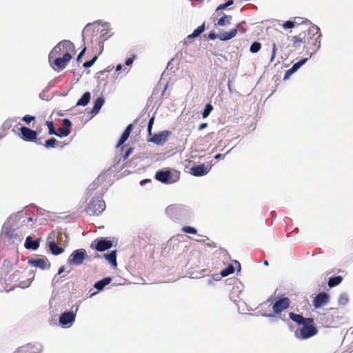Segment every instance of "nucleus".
Listing matches in <instances>:
<instances>
[{"label": "nucleus", "instance_id": "nucleus-1", "mask_svg": "<svg viewBox=\"0 0 353 353\" xmlns=\"http://www.w3.org/2000/svg\"><path fill=\"white\" fill-rule=\"evenodd\" d=\"M321 37L320 29L316 26H310L307 30V33L306 31H305L303 47L306 53L310 54V57L319 50L321 46Z\"/></svg>", "mask_w": 353, "mask_h": 353}, {"label": "nucleus", "instance_id": "nucleus-2", "mask_svg": "<svg viewBox=\"0 0 353 353\" xmlns=\"http://www.w3.org/2000/svg\"><path fill=\"white\" fill-rule=\"evenodd\" d=\"M65 52L68 53H76V49L74 44L69 41V40H63L60 42H59L50 51L49 56H48V60L52 65V58H54L55 57H61V55H63L65 54Z\"/></svg>", "mask_w": 353, "mask_h": 353}, {"label": "nucleus", "instance_id": "nucleus-3", "mask_svg": "<svg viewBox=\"0 0 353 353\" xmlns=\"http://www.w3.org/2000/svg\"><path fill=\"white\" fill-rule=\"evenodd\" d=\"M154 117H152L150 119L148 124V141L152 142L157 145H163L167 142L169 137L172 134V132L170 130H163L159 132V133L152 134V128L154 124Z\"/></svg>", "mask_w": 353, "mask_h": 353}, {"label": "nucleus", "instance_id": "nucleus-4", "mask_svg": "<svg viewBox=\"0 0 353 353\" xmlns=\"http://www.w3.org/2000/svg\"><path fill=\"white\" fill-rule=\"evenodd\" d=\"M274 301V299L272 297H270L265 302L261 304V307H263L267 303H270V305L272 304V310L274 314H264V316H274V314H280L283 311L287 310L291 303V301L288 297L280 298L273 303Z\"/></svg>", "mask_w": 353, "mask_h": 353}, {"label": "nucleus", "instance_id": "nucleus-5", "mask_svg": "<svg viewBox=\"0 0 353 353\" xmlns=\"http://www.w3.org/2000/svg\"><path fill=\"white\" fill-rule=\"evenodd\" d=\"M155 179L163 183L172 184L179 180L180 172L176 170H159L156 172Z\"/></svg>", "mask_w": 353, "mask_h": 353}, {"label": "nucleus", "instance_id": "nucleus-6", "mask_svg": "<svg viewBox=\"0 0 353 353\" xmlns=\"http://www.w3.org/2000/svg\"><path fill=\"white\" fill-rule=\"evenodd\" d=\"M105 208V203L104 201L98 196L97 197H94L92 200L89 202L85 211L90 216L99 215L103 212Z\"/></svg>", "mask_w": 353, "mask_h": 353}, {"label": "nucleus", "instance_id": "nucleus-7", "mask_svg": "<svg viewBox=\"0 0 353 353\" xmlns=\"http://www.w3.org/2000/svg\"><path fill=\"white\" fill-rule=\"evenodd\" d=\"M318 332L317 328L314 326V323L305 322L303 324L301 328L296 332V335L301 339H306L314 336Z\"/></svg>", "mask_w": 353, "mask_h": 353}, {"label": "nucleus", "instance_id": "nucleus-8", "mask_svg": "<svg viewBox=\"0 0 353 353\" xmlns=\"http://www.w3.org/2000/svg\"><path fill=\"white\" fill-rule=\"evenodd\" d=\"M74 54L75 53L65 52L63 57H55L54 58H52V63L51 65L55 70H62L65 68L68 63L71 60L72 54Z\"/></svg>", "mask_w": 353, "mask_h": 353}, {"label": "nucleus", "instance_id": "nucleus-9", "mask_svg": "<svg viewBox=\"0 0 353 353\" xmlns=\"http://www.w3.org/2000/svg\"><path fill=\"white\" fill-rule=\"evenodd\" d=\"M85 256H87L86 252L84 249H78L74 250L68 258V263L79 265L83 263Z\"/></svg>", "mask_w": 353, "mask_h": 353}, {"label": "nucleus", "instance_id": "nucleus-10", "mask_svg": "<svg viewBox=\"0 0 353 353\" xmlns=\"http://www.w3.org/2000/svg\"><path fill=\"white\" fill-rule=\"evenodd\" d=\"M112 246V243L110 240H107L105 238L101 237L96 239L92 243L90 247L94 248L97 251L103 252L110 249Z\"/></svg>", "mask_w": 353, "mask_h": 353}, {"label": "nucleus", "instance_id": "nucleus-11", "mask_svg": "<svg viewBox=\"0 0 353 353\" xmlns=\"http://www.w3.org/2000/svg\"><path fill=\"white\" fill-rule=\"evenodd\" d=\"M21 133V139L26 141H36L37 138V132L29 128L23 126L20 128Z\"/></svg>", "mask_w": 353, "mask_h": 353}, {"label": "nucleus", "instance_id": "nucleus-12", "mask_svg": "<svg viewBox=\"0 0 353 353\" xmlns=\"http://www.w3.org/2000/svg\"><path fill=\"white\" fill-rule=\"evenodd\" d=\"M329 296L325 292L319 293L312 301L313 306L315 308H319L327 304L329 301Z\"/></svg>", "mask_w": 353, "mask_h": 353}, {"label": "nucleus", "instance_id": "nucleus-13", "mask_svg": "<svg viewBox=\"0 0 353 353\" xmlns=\"http://www.w3.org/2000/svg\"><path fill=\"white\" fill-rule=\"evenodd\" d=\"M29 263L34 267L39 268L42 270H45L50 267V263L46 258L31 259L29 260Z\"/></svg>", "mask_w": 353, "mask_h": 353}, {"label": "nucleus", "instance_id": "nucleus-14", "mask_svg": "<svg viewBox=\"0 0 353 353\" xmlns=\"http://www.w3.org/2000/svg\"><path fill=\"white\" fill-rule=\"evenodd\" d=\"M75 320V314L73 312H65L59 318V323L62 325H68L72 323Z\"/></svg>", "mask_w": 353, "mask_h": 353}, {"label": "nucleus", "instance_id": "nucleus-15", "mask_svg": "<svg viewBox=\"0 0 353 353\" xmlns=\"http://www.w3.org/2000/svg\"><path fill=\"white\" fill-rule=\"evenodd\" d=\"M190 173L196 176H201L208 173L209 169L205 165V164H201L192 167L190 169Z\"/></svg>", "mask_w": 353, "mask_h": 353}, {"label": "nucleus", "instance_id": "nucleus-16", "mask_svg": "<svg viewBox=\"0 0 353 353\" xmlns=\"http://www.w3.org/2000/svg\"><path fill=\"white\" fill-rule=\"evenodd\" d=\"M290 319L294 322L297 323L299 325H303L305 322L314 323V319L312 318H304L300 314H296L294 312L289 314Z\"/></svg>", "mask_w": 353, "mask_h": 353}, {"label": "nucleus", "instance_id": "nucleus-17", "mask_svg": "<svg viewBox=\"0 0 353 353\" xmlns=\"http://www.w3.org/2000/svg\"><path fill=\"white\" fill-rule=\"evenodd\" d=\"M52 234H53L54 236H55V234L53 233H52ZM50 236H51V234L48 236V241H49V239H52V237ZM48 246H49L50 252L54 255H59L64 251L63 248L58 246L57 244L54 241L53 239L51 241H48Z\"/></svg>", "mask_w": 353, "mask_h": 353}, {"label": "nucleus", "instance_id": "nucleus-18", "mask_svg": "<svg viewBox=\"0 0 353 353\" xmlns=\"http://www.w3.org/2000/svg\"><path fill=\"white\" fill-rule=\"evenodd\" d=\"M16 222L21 226L28 225L29 223L32 222V218L27 216V213H21L17 215Z\"/></svg>", "mask_w": 353, "mask_h": 353}, {"label": "nucleus", "instance_id": "nucleus-19", "mask_svg": "<svg viewBox=\"0 0 353 353\" xmlns=\"http://www.w3.org/2000/svg\"><path fill=\"white\" fill-rule=\"evenodd\" d=\"M132 124H129L125 129L124 132H123L117 145V147L119 148L121 147L128 139L132 130Z\"/></svg>", "mask_w": 353, "mask_h": 353}, {"label": "nucleus", "instance_id": "nucleus-20", "mask_svg": "<svg viewBox=\"0 0 353 353\" xmlns=\"http://www.w3.org/2000/svg\"><path fill=\"white\" fill-rule=\"evenodd\" d=\"M296 19H301L300 17H295L294 21H285V23H283L282 26L284 29L287 30V29H291V28H293L296 26V25H300V24H303V23H309L310 21L309 20H307V19H305V20H303L301 21V23L299 22H296Z\"/></svg>", "mask_w": 353, "mask_h": 353}, {"label": "nucleus", "instance_id": "nucleus-21", "mask_svg": "<svg viewBox=\"0 0 353 353\" xmlns=\"http://www.w3.org/2000/svg\"><path fill=\"white\" fill-rule=\"evenodd\" d=\"M305 41V31L299 33L298 35L292 36L291 41L292 42L294 48L300 47L302 43L304 44Z\"/></svg>", "mask_w": 353, "mask_h": 353}, {"label": "nucleus", "instance_id": "nucleus-22", "mask_svg": "<svg viewBox=\"0 0 353 353\" xmlns=\"http://www.w3.org/2000/svg\"><path fill=\"white\" fill-rule=\"evenodd\" d=\"M237 34V28H233L229 32H223L219 34L221 41H228L234 38Z\"/></svg>", "mask_w": 353, "mask_h": 353}, {"label": "nucleus", "instance_id": "nucleus-23", "mask_svg": "<svg viewBox=\"0 0 353 353\" xmlns=\"http://www.w3.org/2000/svg\"><path fill=\"white\" fill-rule=\"evenodd\" d=\"M25 247L27 249L36 250L39 247V240H32V238L28 236L26 239Z\"/></svg>", "mask_w": 353, "mask_h": 353}, {"label": "nucleus", "instance_id": "nucleus-24", "mask_svg": "<svg viewBox=\"0 0 353 353\" xmlns=\"http://www.w3.org/2000/svg\"><path fill=\"white\" fill-rule=\"evenodd\" d=\"M111 281L112 279L110 277H105L102 280L96 282L94 287L97 288L99 291H101L104 288L105 285L110 284Z\"/></svg>", "mask_w": 353, "mask_h": 353}, {"label": "nucleus", "instance_id": "nucleus-25", "mask_svg": "<svg viewBox=\"0 0 353 353\" xmlns=\"http://www.w3.org/2000/svg\"><path fill=\"white\" fill-rule=\"evenodd\" d=\"M343 276H336L329 278L327 285L330 288H334L338 285H339L343 281Z\"/></svg>", "mask_w": 353, "mask_h": 353}, {"label": "nucleus", "instance_id": "nucleus-26", "mask_svg": "<svg viewBox=\"0 0 353 353\" xmlns=\"http://www.w3.org/2000/svg\"><path fill=\"white\" fill-rule=\"evenodd\" d=\"M90 100V93L89 92H85L82 97L78 100L77 105H86Z\"/></svg>", "mask_w": 353, "mask_h": 353}, {"label": "nucleus", "instance_id": "nucleus-27", "mask_svg": "<svg viewBox=\"0 0 353 353\" xmlns=\"http://www.w3.org/2000/svg\"><path fill=\"white\" fill-rule=\"evenodd\" d=\"M103 103H104V99L102 97L97 98L94 101V106H93V108H92L91 112L93 114H97L99 111V110L101 108Z\"/></svg>", "mask_w": 353, "mask_h": 353}, {"label": "nucleus", "instance_id": "nucleus-28", "mask_svg": "<svg viewBox=\"0 0 353 353\" xmlns=\"http://www.w3.org/2000/svg\"><path fill=\"white\" fill-rule=\"evenodd\" d=\"M6 235L7 237H8L10 240L14 241H19L21 242L23 239V236L21 235H19L18 234L14 233V231L9 230L6 231Z\"/></svg>", "mask_w": 353, "mask_h": 353}, {"label": "nucleus", "instance_id": "nucleus-29", "mask_svg": "<svg viewBox=\"0 0 353 353\" xmlns=\"http://www.w3.org/2000/svg\"><path fill=\"white\" fill-rule=\"evenodd\" d=\"M231 20L232 16L223 14V17L218 20L217 25L219 26L229 25L231 23Z\"/></svg>", "mask_w": 353, "mask_h": 353}, {"label": "nucleus", "instance_id": "nucleus-30", "mask_svg": "<svg viewBox=\"0 0 353 353\" xmlns=\"http://www.w3.org/2000/svg\"><path fill=\"white\" fill-rule=\"evenodd\" d=\"M70 130L66 127H59L58 130L56 131V134L54 135L59 137H67L70 134Z\"/></svg>", "mask_w": 353, "mask_h": 353}, {"label": "nucleus", "instance_id": "nucleus-31", "mask_svg": "<svg viewBox=\"0 0 353 353\" xmlns=\"http://www.w3.org/2000/svg\"><path fill=\"white\" fill-rule=\"evenodd\" d=\"M105 259L114 266L117 265V251H112L108 254H105Z\"/></svg>", "mask_w": 353, "mask_h": 353}, {"label": "nucleus", "instance_id": "nucleus-32", "mask_svg": "<svg viewBox=\"0 0 353 353\" xmlns=\"http://www.w3.org/2000/svg\"><path fill=\"white\" fill-rule=\"evenodd\" d=\"M205 30V23L202 25L199 26L197 28H196L194 32L188 35V38L192 39L199 37Z\"/></svg>", "mask_w": 353, "mask_h": 353}, {"label": "nucleus", "instance_id": "nucleus-33", "mask_svg": "<svg viewBox=\"0 0 353 353\" xmlns=\"http://www.w3.org/2000/svg\"><path fill=\"white\" fill-rule=\"evenodd\" d=\"M234 268L233 265H229L226 268H225L224 270H223L221 272V274L222 276L225 277V276H227L234 273Z\"/></svg>", "mask_w": 353, "mask_h": 353}, {"label": "nucleus", "instance_id": "nucleus-34", "mask_svg": "<svg viewBox=\"0 0 353 353\" xmlns=\"http://www.w3.org/2000/svg\"><path fill=\"white\" fill-rule=\"evenodd\" d=\"M261 43L256 41V42H254L251 45V46L250 48V51L252 53H256L261 50Z\"/></svg>", "mask_w": 353, "mask_h": 353}, {"label": "nucleus", "instance_id": "nucleus-35", "mask_svg": "<svg viewBox=\"0 0 353 353\" xmlns=\"http://www.w3.org/2000/svg\"><path fill=\"white\" fill-rule=\"evenodd\" d=\"M307 58L302 59L297 63H294L292 67L291 68L292 71H294L295 72L299 68H300L307 60Z\"/></svg>", "mask_w": 353, "mask_h": 353}, {"label": "nucleus", "instance_id": "nucleus-36", "mask_svg": "<svg viewBox=\"0 0 353 353\" xmlns=\"http://www.w3.org/2000/svg\"><path fill=\"white\" fill-rule=\"evenodd\" d=\"M212 110H213V106L210 103H207L205 105V109L202 113L203 117V118L208 117Z\"/></svg>", "mask_w": 353, "mask_h": 353}, {"label": "nucleus", "instance_id": "nucleus-37", "mask_svg": "<svg viewBox=\"0 0 353 353\" xmlns=\"http://www.w3.org/2000/svg\"><path fill=\"white\" fill-rule=\"evenodd\" d=\"M339 303L342 305H346L349 301V298L347 294H341L339 297Z\"/></svg>", "mask_w": 353, "mask_h": 353}, {"label": "nucleus", "instance_id": "nucleus-38", "mask_svg": "<svg viewBox=\"0 0 353 353\" xmlns=\"http://www.w3.org/2000/svg\"><path fill=\"white\" fill-rule=\"evenodd\" d=\"M3 268L6 272L10 271L13 268V264L8 259H5L3 263Z\"/></svg>", "mask_w": 353, "mask_h": 353}, {"label": "nucleus", "instance_id": "nucleus-39", "mask_svg": "<svg viewBox=\"0 0 353 353\" xmlns=\"http://www.w3.org/2000/svg\"><path fill=\"white\" fill-rule=\"evenodd\" d=\"M46 125L48 128V133L49 134H56V130L54 127L53 121H47L46 123Z\"/></svg>", "mask_w": 353, "mask_h": 353}, {"label": "nucleus", "instance_id": "nucleus-40", "mask_svg": "<svg viewBox=\"0 0 353 353\" xmlns=\"http://www.w3.org/2000/svg\"><path fill=\"white\" fill-rule=\"evenodd\" d=\"M57 140L54 138H51L45 142L44 146L47 148H54Z\"/></svg>", "mask_w": 353, "mask_h": 353}, {"label": "nucleus", "instance_id": "nucleus-41", "mask_svg": "<svg viewBox=\"0 0 353 353\" xmlns=\"http://www.w3.org/2000/svg\"><path fill=\"white\" fill-rule=\"evenodd\" d=\"M182 231L185 233H188V234H196V230L190 226L183 227L182 228Z\"/></svg>", "mask_w": 353, "mask_h": 353}, {"label": "nucleus", "instance_id": "nucleus-42", "mask_svg": "<svg viewBox=\"0 0 353 353\" xmlns=\"http://www.w3.org/2000/svg\"><path fill=\"white\" fill-rule=\"evenodd\" d=\"M97 59V56H94L91 60L85 61L83 66L85 68L91 67Z\"/></svg>", "mask_w": 353, "mask_h": 353}, {"label": "nucleus", "instance_id": "nucleus-43", "mask_svg": "<svg viewBox=\"0 0 353 353\" xmlns=\"http://www.w3.org/2000/svg\"><path fill=\"white\" fill-rule=\"evenodd\" d=\"M276 51H277V48H276V44L274 43H273L270 62H272L274 60L276 54Z\"/></svg>", "mask_w": 353, "mask_h": 353}, {"label": "nucleus", "instance_id": "nucleus-44", "mask_svg": "<svg viewBox=\"0 0 353 353\" xmlns=\"http://www.w3.org/2000/svg\"><path fill=\"white\" fill-rule=\"evenodd\" d=\"M35 119V117H33V116H30V115H25L23 118H22V120L23 121H25L26 123H30L31 121H34Z\"/></svg>", "mask_w": 353, "mask_h": 353}, {"label": "nucleus", "instance_id": "nucleus-45", "mask_svg": "<svg viewBox=\"0 0 353 353\" xmlns=\"http://www.w3.org/2000/svg\"><path fill=\"white\" fill-rule=\"evenodd\" d=\"M133 151L132 148H129L127 151L125 152V154L123 155V159L125 160L128 158V157L132 154Z\"/></svg>", "mask_w": 353, "mask_h": 353}, {"label": "nucleus", "instance_id": "nucleus-46", "mask_svg": "<svg viewBox=\"0 0 353 353\" xmlns=\"http://www.w3.org/2000/svg\"><path fill=\"white\" fill-rule=\"evenodd\" d=\"M208 38L211 40H214L216 38H219V35H217L215 32H211L208 34Z\"/></svg>", "mask_w": 353, "mask_h": 353}, {"label": "nucleus", "instance_id": "nucleus-47", "mask_svg": "<svg viewBox=\"0 0 353 353\" xmlns=\"http://www.w3.org/2000/svg\"><path fill=\"white\" fill-rule=\"evenodd\" d=\"M63 123L66 128H69L72 125V123L68 119H64L63 121Z\"/></svg>", "mask_w": 353, "mask_h": 353}, {"label": "nucleus", "instance_id": "nucleus-48", "mask_svg": "<svg viewBox=\"0 0 353 353\" xmlns=\"http://www.w3.org/2000/svg\"><path fill=\"white\" fill-rule=\"evenodd\" d=\"M294 71H292L291 68L288 70L285 73L284 79L289 78L290 76L292 75Z\"/></svg>", "mask_w": 353, "mask_h": 353}, {"label": "nucleus", "instance_id": "nucleus-49", "mask_svg": "<svg viewBox=\"0 0 353 353\" xmlns=\"http://www.w3.org/2000/svg\"><path fill=\"white\" fill-rule=\"evenodd\" d=\"M86 50V48L84 47L83 49L81 51V52L79 54L78 57H77V61L78 62L80 61L81 60V58L82 57V56L84 54Z\"/></svg>", "mask_w": 353, "mask_h": 353}, {"label": "nucleus", "instance_id": "nucleus-50", "mask_svg": "<svg viewBox=\"0 0 353 353\" xmlns=\"http://www.w3.org/2000/svg\"><path fill=\"white\" fill-rule=\"evenodd\" d=\"M235 28H237V31L239 30L243 33L245 32V29L242 26L241 23H239Z\"/></svg>", "mask_w": 353, "mask_h": 353}, {"label": "nucleus", "instance_id": "nucleus-51", "mask_svg": "<svg viewBox=\"0 0 353 353\" xmlns=\"http://www.w3.org/2000/svg\"><path fill=\"white\" fill-rule=\"evenodd\" d=\"M133 61H134V58H128L126 61H125V65L129 66V65H131L133 63Z\"/></svg>", "mask_w": 353, "mask_h": 353}, {"label": "nucleus", "instance_id": "nucleus-52", "mask_svg": "<svg viewBox=\"0 0 353 353\" xmlns=\"http://www.w3.org/2000/svg\"><path fill=\"white\" fill-rule=\"evenodd\" d=\"M228 8V7H227V6L225 5V3H222V4H221V5H219V6H218V8H216V11H218V10H224V9H225V8Z\"/></svg>", "mask_w": 353, "mask_h": 353}, {"label": "nucleus", "instance_id": "nucleus-53", "mask_svg": "<svg viewBox=\"0 0 353 353\" xmlns=\"http://www.w3.org/2000/svg\"><path fill=\"white\" fill-rule=\"evenodd\" d=\"M208 127V123H201L199 127V130H201L205 128Z\"/></svg>", "mask_w": 353, "mask_h": 353}, {"label": "nucleus", "instance_id": "nucleus-54", "mask_svg": "<svg viewBox=\"0 0 353 353\" xmlns=\"http://www.w3.org/2000/svg\"><path fill=\"white\" fill-rule=\"evenodd\" d=\"M223 157H224V156H223V154H217L214 157L215 159H216V160H219V159H222V158H223Z\"/></svg>", "mask_w": 353, "mask_h": 353}, {"label": "nucleus", "instance_id": "nucleus-55", "mask_svg": "<svg viewBox=\"0 0 353 353\" xmlns=\"http://www.w3.org/2000/svg\"><path fill=\"white\" fill-rule=\"evenodd\" d=\"M225 5L227 6V7H229L230 6H232L233 3H234V1L233 0H228L226 3H225Z\"/></svg>", "mask_w": 353, "mask_h": 353}, {"label": "nucleus", "instance_id": "nucleus-56", "mask_svg": "<svg viewBox=\"0 0 353 353\" xmlns=\"http://www.w3.org/2000/svg\"><path fill=\"white\" fill-rule=\"evenodd\" d=\"M65 270L64 266H61L58 271V274H61Z\"/></svg>", "mask_w": 353, "mask_h": 353}, {"label": "nucleus", "instance_id": "nucleus-57", "mask_svg": "<svg viewBox=\"0 0 353 353\" xmlns=\"http://www.w3.org/2000/svg\"><path fill=\"white\" fill-rule=\"evenodd\" d=\"M121 68H122V65H121V64H119V65H117V67H116V71H117V72H118V71L121 70Z\"/></svg>", "mask_w": 353, "mask_h": 353}, {"label": "nucleus", "instance_id": "nucleus-58", "mask_svg": "<svg viewBox=\"0 0 353 353\" xmlns=\"http://www.w3.org/2000/svg\"><path fill=\"white\" fill-rule=\"evenodd\" d=\"M234 264L239 268V269H241V265L239 261H234Z\"/></svg>", "mask_w": 353, "mask_h": 353}, {"label": "nucleus", "instance_id": "nucleus-59", "mask_svg": "<svg viewBox=\"0 0 353 353\" xmlns=\"http://www.w3.org/2000/svg\"><path fill=\"white\" fill-rule=\"evenodd\" d=\"M263 264L265 265H268V261L267 260L264 261Z\"/></svg>", "mask_w": 353, "mask_h": 353}, {"label": "nucleus", "instance_id": "nucleus-60", "mask_svg": "<svg viewBox=\"0 0 353 353\" xmlns=\"http://www.w3.org/2000/svg\"><path fill=\"white\" fill-rule=\"evenodd\" d=\"M301 19H298V21H296V22H299V23H301V21H303V19H302V18H301ZM305 19H304V20H305Z\"/></svg>", "mask_w": 353, "mask_h": 353}, {"label": "nucleus", "instance_id": "nucleus-61", "mask_svg": "<svg viewBox=\"0 0 353 353\" xmlns=\"http://www.w3.org/2000/svg\"><path fill=\"white\" fill-rule=\"evenodd\" d=\"M280 34H281V37H283V39L285 38V36L283 33L281 32Z\"/></svg>", "mask_w": 353, "mask_h": 353}]
</instances>
